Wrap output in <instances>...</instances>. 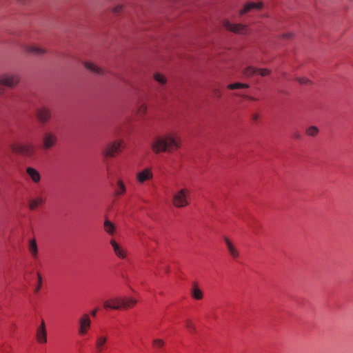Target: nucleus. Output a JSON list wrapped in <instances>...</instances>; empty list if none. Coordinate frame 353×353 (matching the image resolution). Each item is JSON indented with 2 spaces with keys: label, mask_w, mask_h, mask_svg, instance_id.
Returning <instances> with one entry per match:
<instances>
[{
  "label": "nucleus",
  "mask_w": 353,
  "mask_h": 353,
  "mask_svg": "<svg viewBox=\"0 0 353 353\" xmlns=\"http://www.w3.org/2000/svg\"><path fill=\"white\" fill-rule=\"evenodd\" d=\"M181 147V139L174 132L157 136L151 143L154 153H172Z\"/></svg>",
  "instance_id": "nucleus-1"
},
{
  "label": "nucleus",
  "mask_w": 353,
  "mask_h": 353,
  "mask_svg": "<svg viewBox=\"0 0 353 353\" xmlns=\"http://www.w3.org/2000/svg\"><path fill=\"white\" fill-rule=\"evenodd\" d=\"M172 203L176 208H183L190 203V190L183 188L176 191L172 198Z\"/></svg>",
  "instance_id": "nucleus-2"
},
{
  "label": "nucleus",
  "mask_w": 353,
  "mask_h": 353,
  "mask_svg": "<svg viewBox=\"0 0 353 353\" xmlns=\"http://www.w3.org/2000/svg\"><path fill=\"white\" fill-rule=\"evenodd\" d=\"M58 141V137L55 132L51 131L46 132L41 139V147L45 150H48L54 147Z\"/></svg>",
  "instance_id": "nucleus-3"
},
{
  "label": "nucleus",
  "mask_w": 353,
  "mask_h": 353,
  "mask_svg": "<svg viewBox=\"0 0 353 353\" xmlns=\"http://www.w3.org/2000/svg\"><path fill=\"white\" fill-rule=\"evenodd\" d=\"M20 81V76L17 73H6L0 76V85L8 88H14Z\"/></svg>",
  "instance_id": "nucleus-4"
},
{
  "label": "nucleus",
  "mask_w": 353,
  "mask_h": 353,
  "mask_svg": "<svg viewBox=\"0 0 353 353\" xmlns=\"http://www.w3.org/2000/svg\"><path fill=\"white\" fill-rule=\"evenodd\" d=\"M10 147L14 152L26 157H31L34 153V146L32 143H14L12 144Z\"/></svg>",
  "instance_id": "nucleus-5"
},
{
  "label": "nucleus",
  "mask_w": 353,
  "mask_h": 353,
  "mask_svg": "<svg viewBox=\"0 0 353 353\" xmlns=\"http://www.w3.org/2000/svg\"><path fill=\"white\" fill-rule=\"evenodd\" d=\"M222 24L226 30L235 34H246L248 33L247 25L241 23H232L228 19H224Z\"/></svg>",
  "instance_id": "nucleus-6"
},
{
  "label": "nucleus",
  "mask_w": 353,
  "mask_h": 353,
  "mask_svg": "<svg viewBox=\"0 0 353 353\" xmlns=\"http://www.w3.org/2000/svg\"><path fill=\"white\" fill-rule=\"evenodd\" d=\"M123 141L121 140L110 143L106 146L104 154L108 157H114L121 150Z\"/></svg>",
  "instance_id": "nucleus-7"
},
{
  "label": "nucleus",
  "mask_w": 353,
  "mask_h": 353,
  "mask_svg": "<svg viewBox=\"0 0 353 353\" xmlns=\"http://www.w3.org/2000/svg\"><path fill=\"white\" fill-rule=\"evenodd\" d=\"M79 325L78 334L80 336H85L91 326V320L88 314H84L79 318Z\"/></svg>",
  "instance_id": "nucleus-8"
},
{
  "label": "nucleus",
  "mask_w": 353,
  "mask_h": 353,
  "mask_svg": "<svg viewBox=\"0 0 353 353\" xmlns=\"http://www.w3.org/2000/svg\"><path fill=\"white\" fill-rule=\"evenodd\" d=\"M36 116L39 122L46 123L50 120L52 112L50 108L43 106L37 109Z\"/></svg>",
  "instance_id": "nucleus-9"
},
{
  "label": "nucleus",
  "mask_w": 353,
  "mask_h": 353,
  "mask_svg": "<svg viewBox=\"0 0 353 353\" xmlns=\"http://www.w3.org/2000/svg\"><path fill=\"white\" fill-rule=\"evenodd\" d=\"M36 337L39 343L45 344L47 343V331L45 321L43 319L41 325L37 329Z\"/></svg>",
  "instance_id": "nucleus-10"
},
{
  "label": "nucleus",
  "mask_w": 353,
  "mask_h": 353,
  "mask_svg": "<svg viewBox=\"0 0 353 353\" xmlns=\"http://www.w3.org/2000/svg\"><path fill=\"white\" fill-rule=\"evenodd\" d=\"M103 307L106 310L111 309L119 310L122 309V298L115 297L110 300H106L103 303Z\"/></svg>",
  "instance_id": "nucleus-11"
},
{
  "label": "nucleus",
  "mask_w": 353,
  "mask_h": 353,
  "mask_svg": "<svg viewBox=\"0 0 353 353\" xmlns=\"http://www.w3.org/2000/svg\"><path fill=\"white\" fill-rule=\"evenodd\" d=\"M153 172L152 168L148 167L137 174V180L139 183L152 179Z\"/></svg>",
  "instance_id": "nucleus-12"
},
{
  "label": "nucleus",
  "mask_w": 353,
  "mask_h": 353,
  "mask_svg": "<svg viewBox=\"0 0 353 353\" xmlns=\"http://www.w3.org/2000/svg\"><path fill=\"white\" fill-rule=\"evenodd\" d=\"M108 342V336L104 334H98L96 336L95 349L97 353H102L105 349Z\"/></svg>",
  "instance_id": "nucleus-13"
},
{
  "label": "nucleus",
  "mask_w": 353,
  "mask_h": 353,
  "mask_svg": "<svg viewBox=\"0 0 353 353\" xmlns=\"http://www.w3.org/2000/svg\"><path fill=\"white\" fill-rule=\"evenodd\" d=\"M223 240L230 256L234 259L239 258L240 252L236 245L226 236L223 238Z\"/></svg>",
  "instance_id": "nucleus-14"
},
{
  "label": "nucleus",
  "mask_w": 353,
  "mask_h": 353,
  "mask_svg": "<svg viewBox=\"0 0 353 353\" xmlns=\"http://www.w3.org/2000/svg\"><path fill=\"white\" fill-rule=\"evenodd\" d=\"M46 202V199L41 195H38L34 198L30 199L28 200V208L30 210H36L39 207L43 205Z\"/></svg>",
  "instance_id": "nucleus-15"
},
{
  "label": "nucleus",
  "mask_w": 353,
  "mask_h": 353,
  "mask_svg": "<svg viewBox=\"0 0 353 353\" xmlns=\"http://www.w3.org/2000/svg\"><path fill=\"white\" fill-rule=\"evenodd\" d=\"M263 6V3L262 2H248L246 3L243 8L239 10V15L242 16L248 12H249L252 9H261Z\"/></svg>",
  "instance_id": "nucleus-16"
},
{
  "label": "nucleus",
  "mask_w": 353,
  "mask_h": 353,
  "mask_svg": "<svg viewBox=\"0 0 353 353\" xmlns=\"http://www.w3.org/2000/svg\"><path fill=\"white\" fill-rule=\"evenodd\" d=\"M110 244L112 247L115 255L117 257L121 259H125L127 256L126 251L121 245H119L114 239L110 241Z\"/></svg>",
  "instance_id": "nucleus-17"
},
{
  "label": "nucleus",
  "mask_w": 353,
  "mask_h": 353,
  "mask_svg": "<svg viewBox=\"0 0 353 353\" xmlns=\"http://www.w3.org/2000/svg\"><path fill=\"white\" fill-rule=\"evenodd\" d=\"M23 50L27 53L30 54H34L37 55H41L44 54L46 52V50L43 48H41L40 47L36 46H25L23 47Z\"/></svg>",
  "instance_id": "nucleus-18"
},
{
  "label": "nucleus",
  "mask_w": 353,
  "mask_h": 353,
  "mask_svg": "<svg viewBox=\"0 0 353 353\" xmlns=\"http://www.w3.org/2000/svg\"><path fill=\"white\" fill-rule=\"evenodd\" d=\"M26 172L34 183H39L41 181V175L36 169L32 167H28L26 169Z\"/></svg>",
  "instance_id": "nucleus-19"
},
{
  "label": "nucleus",
  "mask_w": 353,
  "mask_h": 353,
  "mask_svg": "<svg viewBox=\"0 0 353 353\" xmlns=\"http://www.w3.org/2000/svg\"><path fill=\"white\" fill-rule=\"evenodd\" d=\"M190 294L191 296L195 300H201L203 297V293L196 283L193 284Z\"/></svg>",
  "instance_id": "nucleus-20"
},
{
  "label": "nucleus",
  "mask_w": 353,
  "mask_h": 353,
  "mask_svg": "<svg viewBox=\"0 0 353 353\" xmlns=\"http://www.w3.org/2000/svg\"><path fill=\"white\" fill-rule=\"evenodd\" d=\"M126 192V187L124 184V183L121 180H118L115 189H114V194L117 196H121L124 194Z\"/></svg>",
  "instance_id": "nucleus-21"
},
{
  "label": "nucleus",
  "mask_w": 353,
  "mask_h": 353,
  "mask_svg": "<svg viewBox=\"0 0 353 353\" xmlns=\"http://www.w3.org/2000/svg\"><path fill=\"white\" fill-rule=\"evenodd\" d=\"M28 250H29V252H30L31 256L33 258L36 259L38 255V248H37V241L34 239H31L29 241Z\"/></svg>",
  "instance_id": "nucleus-22"
},
{
  "label": "nucleus",
  "mask_w": 353,
  "mask_h": 353,
  "mask_svg": "<svg viewBox=\"0 0 353 353\" xmlns=\"http://www.w3.org/2000/svg\"><path fill=\"white\" fill-rule=\"evenodd\" d=\"M137 303V301L132 297L122 298V309L132 307Z\"/></svg>",
  "instance_id": "nucleus-23"
},
{
  "label": "nucleus",
  "mask_w": 353,
  "mask_h": 353,
  "mask_svg": "<svg viewBox=\"0 0 353 353\" xmlns=\"http://www.w3.org/2000/svg\"><path fill=\"white\" fill-rule=\"evenodd\" d=\"M84 66L89 70L99 74H103V70L92 63L85 62Z\"/></svg>",
  "instance_id": "nucleus-24"
},
{
  "label": "nucleus",
  "mask_w": 353,
  "mask_h": 353,
  "mask_svg": "<svg viewBox=\"0 0 353 353\" xmlns=\"http://www.w3.org/2000/svg\"><path fill=\"white\" fill-rule=\"evenodd\" d=\"M104 230L107 233H108L110 235H112L114 234L115 232V226L109 220H105L104 221Z\"/></svg>",
  "instance_id": "nucleus-25"
},
{
  "label": "nucleus",
  "mask_w": 353,
  "mask_h": 353,
  "mask_svg": "<svg viewBox=\"0 0 353 353\" xmlns=\"http://www.w3.org/2000/svg\"><path fill=\"white\" fill-rule=\"evenodd\" d=\"M185 325L187 330H188V332L190 334L196 333V326L192 320L186 319L185 321Z\"/></svg>",
  "instance_id": "nucleus-26"
},
{
  "label": "nucleus",
  "mask_w": 353,
  "mask_h": 353,
  "mask_svg": "<svg viewBox=\"0 0 353 353\" xmlns=\"http://www.w3.org/2000/svg\"><path fill=\"white\" fill-rule=\"evenodd\" d=\"M250 85L247 83H234L228 85V88L230 90L241 89V88H248Z\"/></svg>",
  "instance_id": "nucleus-27"
},
{
  "label": "nucleus",
  "mask_w": 353,
  "mask_h": 353,
  "mask_svg": "<svg viewBox=\"0 0 353 353\" xmlns=\"http://www.w3.org/2000/svg\"><path fill=\"white\" fill-rule=\"evenodd\" d=\"M257 73V69L252 66H248L243 70V74L247 77H252Z\"/></svg>",
  "instance_id": "nucleus-28"
},
{
  "label": "nucleus",
  "mask_w": 353,
  "mask_h": 353,
  "mask_svg": "<svg viewBox=\"0 0 353 353\" xmlns=\"http://www.w3.org/2000/svg\"><path fill=\"white\" fill-rule=\"evenodd\" d=\"M319 133V129L316 126H310L306 130V134L311 137H316Z\"/></svg>",
  "instance_id": "nucleus-29"
},
{
  "label": "nucleus",
  "mask_w": 353,
  "mask_h": 353,
  "mask_svg": "<svg viewBox=\"0 0 353 353\" xmlns=\"http://www.w3.org/2000/svg\"><path fill=\"white\" fill-rule=\"evenodd\" d=\"M148 107L145 103H141L137 107V114L140 116L145 115L147 113Z\"/></svg>",
  "instance_id": "nucleus-30"
},
{
  "label": "nucleus",
  "mask_w": 353,
  "mask_h": 353,
  "mask_svg": "<svg viewBox=\"0 0 353 353\" xmlns=\"http://www.w3.org/2000/svg\"><path fill=\"white\" fill-rule=\"evenodd\" d=\"M165 344V342L163 339H154L152 341V345L154 348L159 349L163 347Z\"/></svg>",
  "instance_id": "nucleus-31"
},
{
  "label": "nucleus",
  "mask_w": 353,
  "mask_h": 353,
  "mask_svg": "<svg viewBox=\"0 0 353 353\" xmlns=\"http://www.w3.org/2000/svg\"><path fill=\"white\" fill-rule=\"evenodd\" d=\"M154 79L161 84H165L166 83L165 77L160 73L154 74Z\"/></svg>",
  "instance_id": "nucleus-32"
},
{
  "label": "nucleus",
  "mask_w": 353,
  "mask_h": 353,
  "mask_svg": "<svg viewBox=\"0 0 353 353\" xmlns=\"http://www.w3.org/2000/svg\"><path fill=\"white\" fill-rule=\"evenodd\" d=\"M37 280L38 283H37V287L34 289L35 293H38L39 290H41V285H42V277L39 272H37Z\"/></svg>",
  "instance_id": "nucleus-33"
},
{
  "label": "nucleus",
  "mask_w": 353,
  "mask_h": 353,
  "mask_svg": "<svg viewBox=\"0 0 353 353\" xmlns=\"http://www.w3.org/2000/svg\"><path fill=\"white\" fill-rule=\"evenodd\" d=\"M257 73L261 77H265L270 74V71L268 69H257Z\"/></svg>",
  "instance_id": "nucleus-34"
},
{
  "label": "nucleus",
  "mask_w": 353,
  "mask_h": 353,
  "mask_svg": "<svg viewBox=\"0 0 353 353\" xmlns=\"http://www.w3.org/2000/svg\"><path fill=\"white\" fill-rule=\"evenodd\" d=\"M212 92H213V96L216 99H220L221 98V93L220 90L218 88H214L212 90Z\"/></svg>",
  "instance_id": "nucleus-35"
},
{
  "label": "nucleus",
  "mask_w": 353,
  "mask_h": 353,
  "mask_svg": "<svg viewBox=\"0 0 353 353\" xmlns=\"http://www.w3.org/2000/svg\"><path fill=\"white\" fill-rule=\"evenodd\" d=\"M296 80L298 81V82L300 83V84H307L310 81L308 79L305 78V77H299L296 79Z\"/></svg>",
  "instance_id": "nucleus-36"
},
{
  "label": "nucleus",
  "mask_w": 353,
  "mask_h": 353,
  "mask_svg": "<svg viewBox=\"0 0 353 353\" xmlns=\"http://www.w3.org/2000/svg\"><path fill=\"white\" fill-rule=\"evenodd\" d=\"M122 9H123L122 5H117L112 9V12L114 14H119L121 12Z\"/></svg>",
  "instance_id": "nucleus-37"
},
{
  "label": "nucleus",
  "mask_w": 353,
  "mask_h": 353,
  "mask_svg": "<svg viewBox=\"0 0 353 353\" xmlns=\"http://www.w3.org/2000/svg\"><path fill=\"white\" fill-rule=\"evenodd\" d=\"M293 37V33L292 32H288V33H285V34H283L281 37L283 38V39H291Z\"/></svg>",
  "instance_id": "nucleus-38"
},
{
  "label": "nucleus",
  "mask_w": 353,
  "mask_h": 353,
  "mask_svg": "<svg viewBox=\"0 0 353 353\" xmlns=\"http://www.w3.org/2000/svg\"><path fill=\"white\" fill-rule=\"evenodd\" d=\"M97 310H98L97 308L92 310L91 315L94 317L97 315Z\"/></svg>",
  "instance_id": "nucleus-39"
},
{
  "label": "nucleus",
  "mask_w": 353,
  "mask_h": 353,
  "mask_svg": "<svg viewBox=\"0 0 353 353\" xmlns=\"http://www.w3.org/2000/svg\"><path fill=\"white\" fill-rule=\"evenodd\" d=\"M243 97L244 98L248 99H250V100H252V101L256 100V99H255V98H254V97H250V96H247V95H243Z\"/></svg>",
  "instance_id": "nucleus-40"
},
{
  "label": "nucleus",
  "mask_w": 353,
  "mask_h": 353,
  "mask_svg": "<svg viewBox=\"0 0 353 353\" xmlns=\"http://www.w3.org/2000/svg\"><path fill=\"white\" fill-rule=\"evenodd\" d=\"M294 137L296 139H301V134L298 132L294 133Z\"/></svg>",
  "instance_id": "nucleus-41"
},
{
  "label": "nucleus",
  "mask_w": 353,
  "mask_h": 353,
  "mask_svg": "<svg viewBox=\"0 0 353 353\" xmlns=\"http://www.w3.org/2000/svg\"><path fill=\"white\" fill-rule=\"evenodd\" d=\"M21 3L26 4L28 2L29 0H18Z\"/></svg>",
  "instance_id": "nucleus-42"
},
{
  "label": "nucleus",
  "mask_w": 353,
  "mask_h": 353,
  "mask_svg": "<svg viewBox=\"0 0 353 353\" xmlns=\"http://www.w3.org/2000/svg\"><path fill=\"white\" fill-rule=\"evenodd\" d=\"M253 120L256 121L258 119V115L256 114H254L252 115Z\"/></svg>",
  "instance_id": "nucleus-43"
},
{
  "label": "nucleus",
  "mask_w": 353,
  "mask_h": 353,
  "mask_svg": "<svg viewBox=\"0 0 353 353\" xmlns=\"http://www.w3.org/2000/svg\"><path fill=\"white\" fill-rule=\"evenodd\" d=\"M4 92V90L3 88H0V95H1Z\"/></svg>",
  "instance_id": "nucleus-44"
},
{
  "label": "nucleus",
  "mask_w": 353,
  "mask_h": 353,
  "mask_svg": "<svg viewBox=\"0 0 353 353\" xmlns=\"http://www.w3.org/2000/svg\"><path fill=\"white\" fill-rule=\"evenodd\" d=\"M141 241H142V243L145 244L144 240L141 239Z\"/></svg>",
  "instance_id": "nucleus-45"
}]
</instances>
